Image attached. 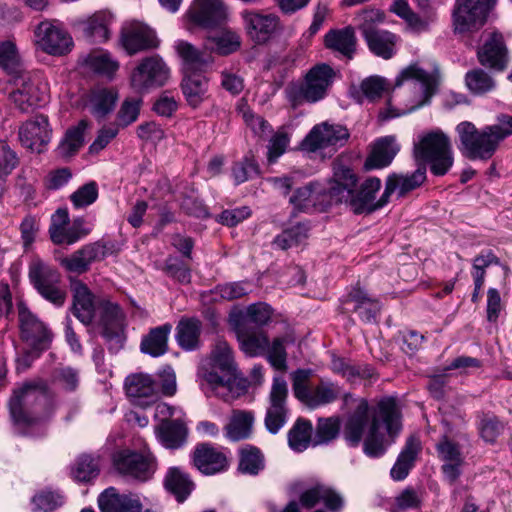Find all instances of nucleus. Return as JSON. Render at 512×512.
<instances>
[{
	"mask_svg": "<svg viewBox=\"0 0 512 512\" xmlns=\"http://www.w3.org/2000/svg\"><path fill=\"white\" fill-rule=\"evenodd\" d=\"M343 399L346 406L353 404L344 421L345 441L356 447L363 440V451L368 457L384 455L402 429V414L397 399L385 396L373 406L369 405L367 399L355 398L351 394H345Z\"/></svg>",
	"mask_w": 512,
	"mask_h": 512,
	"instance_id": "1",
	"label": "nucleus"
},
{
	"mask_svg": "<svg viewBox=\"0 0 512 512\" xmlns=\"http://www.w3.org/2000/svg\"><path fill=\"white\" fill-rule=\"evenodd\" d=\"M498 122L478 129L470 121H462L455 127L458 150L469 160L487 161L493 157L502 141L512 135V116L502 114Z\"/></svg>",
	"mask_w": 512,
	"mask_h": 512,
	"instance_id": "2",
	"label": "nucleus"
},
{
	"mask_svg": "<svg viewBox=\"0 0 512 512\" xmlns=\"http://www.w3.org/2000/svg\"><path fill=\"white\" fill-rule=\"evenodd\" d=\"M8 408L13 425L22 430L53 412L54 397L45 380L34 379L14 389Z\"/></svg>",
	"mask_w": 512,
	"mask_h": 512,
	"instance_id": "3",
	"label": "nucleus"
},
{
	"mask_svg": "<svg viewBox=\"0 0 512 512\" xmlns=\"http://www.w3.org/2000/svg\"><path fill=\"white\" fill-rule=\"evenodd\" d=\"M385 19L386 15L382 10L370 7L358 12L354 21L369 51L388 60L396 54L400 37L389 30L377 28Z\"/></svg>",
	"mask_w": 512,
	"mask_h": 512,
	"instance_id": "4",
	"label": "nucleus"
},
{
	"mask_svg": "<svg viewBox=\"0 0 512 512\" xmlns=\"http://www.w3.org/2000/svg\"><path fill=\"white\" fill-rule=\"evenodd\" d=\"M409 81L414 90V101L411 107L404 109L387 108L381 111L379 117L382 120L398 117L414 111L429 103L431 97L435 94L439 76L436 70L426 71L417 63L411 64L401 71L395 80V86H401L404 82Z\"/></svg>",
	"mask_w": 512,
	"mask_h": 512,
	"instance_id": "5",
	"label": "nucleus"
},
{
	"mask_svg": "<svg viewBox=\"0 0 512 512\" xmlns=\"http://www.w3.org/2000/svg\"><path fill=\"white\" fill-rule=\"evenodd\" d=\"M335 73L327 64H318L306 74L303 82H292L285 88L289 103L295 108L303 103H315L325 97Z\"/></svg>",
	"mask_w": 512,
	"mask_h": 512,
	"instance_id": "6",
	"label": "nucleus"
},
{
	"mask_svg": "<svg viewBox=\"0 0 512 512\" xmlns=\"http://www.w3.org/2000/svg\"><path fill=\"white\" fill-rule=\"evenodd\" d=\"M417 160L430 164L431 172L436 176L445 175L453 165V153L449 137L442 131L427 133L414 146Z\"/></svg>",
	"mask_w": 512,
	"mask_h": 512,
	"instance_id": "7",
	"label": "nucleus"
},
{
	"mask_svg": "<svg viewBox=\"0 0 512 512\" xmlns=\"http://www.w3.org/2000/svg\"><path fill=\"white\" fill-rule=\"evenodd\" d=\"M10 99L22 112L45 104L49 99L48 83L39 76L22 70L13 76Z\"/></svg>",
	"mask_w": 512,
	"mask_h": 512,
	"instance_id": "8",
	"label": "nucleus"
},
{
	"mask_svg": "<svg viewBox=\"0 0 512 512\" xmlns=\"http://www.w3.org/2000/svg\"><path fill=\"white\" fill-rule=\"evenodd\" d=\"M29 279L44 299L56 306L64 304L66 292L61 286V275L56 268L35 257L29 264Z\"/></svg>",
	"mask_w": 512,
	"mask_h": 512,
	"instance_id": "9",
	"label": "nucleus"
},
{
	"mask_svg": "<svg viewBox=\"0 0 512 512\" xmlns=\"http://www.w3.org/2000/svg\"><path fill=\"white\" fill-rule=\"evenodd\" d=\"M495 0H456L452 11L455 34H468L479 30L486 22Z\"/></svg>",
	"mask_w": 512,
	"mask_h": 512,
	"instance_id": "10",
	"label": "nucleus"
},
{
	"mask_svg": "<svg viewBox=\"0 0 512 512\" xmlns=\"http://www.w3.org/2000/svg\"><path fill=\"white\" fill-rule=\"evenodd\" d=\"M113 465L120 475L139 482L151 479L157 466L151 453H140L129 449L115 453Z\"/></svg>",
	"mask_w": 512,
	"mask_h": 512,
	"instance_id": "11",
	"label": "nucleus"
},
{
	"mask_svg": "<svg viewBox=\"0 0 512 512\" xmlns=\"http://www.w3.org/2000/svg\"><path fill=\"white\" fill-rule=\"evenodd\" d=\"M197 376L203 389H208L224 401H231L235 398L232 391L239 376V371L226 368L224 365L201 363Z\"/></svg>",
	"mask_w": 512,
	"mask_h": 512,
	"instance_id": "12",
	"label": "nucleus"
},
{
	"mask_svg": "<svg viewBox=\"0 0 512 512\" xmlns=\"http://www.w3.org/2000/svg\"><path fill=\"white\" fill-rule=\"evenodd\" d=\"M34 35L37 47L49 55L62 56L73 47L72 37L55 21H42L37 25Z\"/></svg>",
	"mask_w": 512,
	"mask_h": 512,
	"instance_id": "13",
	"label": "nucleus"
},
{
	"mask_svg": "<svg viewBox=\"0 0 512 512\" xmlns=\"http://www.w3.org/2000/svg\"><path fill=\"white\" fill-rule=\"evenodd\" d=\"M287 397L288 385L285 378L280 375L274 376L265 416V426L272 434H276L287 421Z\"/></svg>",
	"mask_w": 512,
	"mask_h": 512,
	"instance_id": "14",
	"label": "nucleus"
},
{
	"mask_svg": "<svg viewBox=\"0 0 512 512\" xmlns=\"http://www.w3.org/2000/svg\"><path fill=\"white\" fill-rule=\"evenodd\" d=\"M169 78V68L158 56L147 57L131 74V85L138 92L163 86Z\"/></svg>",
	"mask_w": 512,
	"mask_h": 512,
	"instance_id": "15",
	"label": "nucleus"
},
{
	"mask_svg": "<svg viewBox=\"0 0 512 512\" xmlns=\"http://www.w3.org/2000/svg\"><path fill=\"white\" fill-rule=\"evenodd\" d=\"M101 311L100 321L103 326V336L110 345V349L118 350L124 344L123 320L124 313L117 303L107 298L98 300Z\"/></svg>",
	"mask_w": 512,
	"mask_h": 512,
	"instance_id": "16",
	"label": "nucleus"
},
{
	"mask_svg": "<svg viewBox=\"0 0 512 512\" xmlns=\"http://www.w3.org/2000/svg\"><path fill=\"white\" fill-rule=\"evenodd\" d=\"M52 138L48 117L43 114L28 119L19 128L21 144L32 152L41 153Z\"/></svg>",
	"mask_w": 512,
	"mask_h": 512,
	"instance_id": "17",
	"label": "nucleus"
},
{
	"mask_svg": "<svg viewBox=\"0 0 512 512\" xmlns=\"http://www.w3.org/2000/svg\"><path fill=\"white\" fill-rule=\"evenodd\" d=\"M18 320L21 337L36 349L44 350L51 342V332L24 303L18 304Z\"/></svg>",
	"mask_w": 512,
	"mask_h": 512,
	"instance_id": "18",
	"label": "nucleus"
},
{
	"mask_svg": "<svg viewBox=\"0 0 512 512\" xmlns=\"http://www.w3.org/2000/svg\"><path fill=\"white\" fill-rule=\"evenodd\" d=\"M126 394L135 404L146 407L155 403L160 397L159 383L146 373H133L124 382Z\"/></svg>",
	"mask_w": 512,
	"mask_h": 512,
	"instance_id": "19",
	"label": "nucleus"
},
{
	"mask_svg": "<svg viewBox=\"0 0 512 512\" xmlns=\"http://www.w3.org/2000/svg\"><path fill=\"white\" fill-rule=\"evenodd\" d=\"M438 457L443 462L442 472L450 485L455 484L462 474L465 458L460 446L448 436H443L436 445Z\"/></svg>",
	"mask_w": 512,
	"mask_h": 512,
	"instance_id": "20",
	"label": "nucleus"
},
{
	"mask_svg": "<svg viewBox=\"0 0 512 512\" xmlns=\"http://www.w3.org/2000/svg\"><path fill=\"white\" fill-rule=\"evenodd\" d=\"M188 17L194 24L211 29L222 25L226 11L220 0H195Z\"/></svg>",
	"mask_w": 512,
	"mask_h": 512,
	"instance_id": "21",
	"label": "nucleus"
},
{
	"mask_svg": "<svg viewBox=\"0 0 512 512\" xmlns=\"http://www.w3.org/2000/svg\"><path fill=\"white\" fill-rule=\"evenodd\" d=\"M121 42L130 55L158 46L154 31L139 22H131L123 27Z\"/></svg>",
	"mask_w": 512,
	"mask_h": 512,
	"instance_id": "22",
	"label": "nucleus"
},
{
	"mask_svg": "<svg viewBox=\"0 0 512 512\" xmlns=\"http://www.w3.org/2000/svg\"><path fill=\"white\" fill-rule=\"evenodd\" d=\"M70 287L73 294L74 316L84 325H90L95 318L99 299H96L89 287L79 279L72 280Z\"/></svg>",
	"mask_w": 512,
	"mask_h": 512,
	"instance_id": "23",
	"label": "nucleus"
},
{
	"mask_svg": "<svg viewBox=\"0 0 512 512\" xmlns=\"http://www.w3.org/2000/svg\"><path fill=\"white\" fill-rule=\"evenodd\" d=\"M242 18L247 34L257 44L268 41L279 25L274 14H262L256 11H243Z\"/></svg>",
	"mask_w": 512,
	"mask_h": 512,
	"instance_id": "24",
	"label": "nucleus"
},
{
	"mask_svg": "<svg viewBox=\"0 0 512 512\" xmlns=\"http://www.w3.org/2000/svg\"><path fill=\"white\" fill-rule=\"evenodd\" d=\"M349 138V132L342 125L323 123L315 126L305 138L308 149L315 151L328 146H343Z\"/></svg>",
	"mask_w": 512,
	"mask_h": 512,
	"instance_id": "25",
	"label": "nucleus"
},
{
	"mask_svg": "<svg viewBox=\"0 0 512 512\" xmlns=\"http://www.w3.org/2000/svg\"><path fill=\"white\" fill-rule=\"evenodd\" d=\"M381 188V181L377 177L366 179L358 190L353 189L350 210L355 214L371 213L382 208V196L375 201L376 193Z\"/></svg>",
	"mask_w": 512,
	"mask_h": 512,
	"instance_id": "26",
	"label": "nucleus"
},
{
	"mask_svg": "<svg viewBox=\"0 0 512 512\" xmlns=\"http://www.w3.org/2000/svg\"><path fill=\"white\" fill-rule=\"evenodd\" d=\"M426 180V168L419 167L411 174H391L386 180L385 190L382 194V203H388L389 197L397 192L404 197L409 192L420 187Z\"/></svg>",
	"mask_w": 512,
	"mask_h": 512,
	"instance_id": "27",
	"label": "nucleus"
},
{
	"mask_svg": "<svg viewBox=\"0 0 512 512\" xmlns=\"http://www.w3.org/2000/svg\"><path fill=\"white\" fill-rule=\"evenodd\" d=\"M174 47L182 60L185 73L204 71L213 62L211 53L208 52L210 49L208 44L203 50H200L187 41L178 40Z\"/></svg>",
	"mask_w": 512,
	"mask_h": 512,
	"instance_id": "28",
	"label": "nucleus"
},
{
	"mask_svg": "<svg viewBox=\"0 0 512 512\" xmlns=\"http://www.w3.org/2000/svg\"><path fill=\"white\" fill-rule=\"evenodd\" d=\"M101 512H142V503L137 496L120 494L115 487H108L98 497Z\"/></svg>",
	"mask_w": 512,
	"mask_h": 512,
	"instance_id": "29",
	"label": "nucleus"
},
{
	"mask_svg": "<svg viewBox=\"0 0 512 512\" xmlns=\"http://www.w3.org/2000/svg\"><path fill=\"white\" fill-rule=\"evenodd\" d=\"M299 500L306 509H312L322 501L331 512L340 511L344 504L343 498L338 492L323 484H317L305 490L301 493Z\"/></svg>",
	"mask_w": 512,
	"mask_h": 512,
	"instance_id": "30",
	"label": "nucleus"
},
{
	"mask_svg": "<svg viewBox=\"0 0 512 512\" xmlns=\"http://www.w3.org/2000/svg\"><path fill=\"white\" fill-rule=\"evenodd\" d=\"M193 462L195 467L206 475L222 472L228 465L226 456L210 444H200L195 448Z\"/></svg>",
	"mask_w": 512,
	"mask_h": 512,
	"instance_id": "31",
	"label": "nucleus"
},
{
	"mask_svg": "<svg viewBox=\"0 0 512 512\" xmlns=\"http://www.w3.org/2000/svg\"><path fill=\"white\" fill-rule=\"evenodd\" d=\"M357 178L352 170L346 168L335 172L334 179L329 183V204L345 203L351 207L352 192L356 188Z\"/></svg>",
	"mask_w": 512,
	"mask_h": 512,
	"instance_id": "32",
	"label": "nucleus"
},
{
	"mask_svg": "<svg viewBox=\"0 0 512 512\" xmlns=\"http://www.w3.org/2000/svg\"><path fill=\"white\" fill-rule=\"evenodd\" d=\"M355 29H357L356 26H346L328 31L324 38L325 46L349 60L352 59L357 48Z\"/></svg>",
	"mask_w": 512,
	"mask_h": 512,
	"instance_id": "33",
	"label": "nucleus"
},
{
	"mask_svg": "<svg viewBox=\"0 0 512 512\" xmlns=\"http://www.w3.org/2000/svg\"><path fill=\"white\" fill-rule=\"evenodd\" d=\"M399 151V145L394 136H385L377 139L371 148V152L365 161V168L380 169L391 164Z\"/></svg>",
	"mask_w": 512,
	"mask_h": 512,
	"instance_id": "34",
	"label": "nucleus"
},
{
	"mask_svg": "<svg viewBox=\"0 0 512 512\" xmlns=\"http://www.w3.org/2000/svg\"><path fill=\"white\" fill-rule=\"evenodd\" d=\"M237 339L242 352L249 357L264 355L268 348L269 337L263 330H251L242 324L236 330Z\"/></svg>",
	"mask_w": 512,
	"mask_h": 512,
	"instance_id": "35",
	"label": "nucleus"
},
{
	"mask_svg": "<svg viewBox=\"0 0 512 512\" xmlns=\"http://www.w3.org/2000/svg\"><path fill=\"white\" fill-rule=\"evenodd\" d=\"M113 15L106 11L96 12L86 20L80 21L79 26L84 36L92 42L102 43L110 37V26Z\"/></svg>",
	"mask_w": 512,
	"mask_h": 512,
	"instance_id": "36",
	"label": "nucleus"
},
{
	"mask_svg": "<svg viewBox=\"0 0 512 512\" xmlns=\"http://www.w3.org/2000/svg\"><path fill=\"white\" fill-rule=\"evenodd\" d=\"M478 59L484 66L502 70L507 63V50L500 35L494 34L478 51Z\"/></svg>",
	"mask_w": 512,
	"mask_h": 512,
	"instance_id": "37",
	"label": "nucleus"
},
{
	"mask_svg": "<svg viewBox=\"0 0 512 512\" xmlns=\"http://www.w3.org/2000/svg\"><path fill=\"white\" fill-rule=\"evenodd\" d=\"M202 323L197 318H182L176 326L175 339L185 351L197 350L201 345Z\"/></svg>",
	"mask_w": 512,
	"mask_h": 512,
	"instance_id": "38",
	"label": "nucleus"
},
{
	"mask_svg": "<svg viewBox=\"0 0 512 512\" xmlns=\"http://www.w3.org/2000/svg\"><path fill=\"white\" fill-rule=\"evenodd\" d=\"M155 433L161 444L168 449L180 448L187 438V428L180 419L162 421L155 427Z\"/></svg>",
	"mask_w": 512,
	"mask_h": 512,
	"instance_id": "39",
	"label": "nucleus"
},
{
	"mask_svg": "<svg viewBox=\"0 0 512 512\" xmlns=\"http://www.w3.org/2000/svg\"><path fill=\"white\" fill-rule=\"evenodd\" d=\"M420 451L421 442L419 438L410 436L390 471L391 477L396 481L405 479L414 466V462Z\"/></svg>",
	"mask_w": 512,
	"mask_h": 512,
	"instance_id": "40",
	"label": "nucleus"
},
{
	"mask_svg": "<svg viewBox=\"0 0 512 512\" xmlns=\"http://www.w3.org/2000/svg\"><path fill=\"white\" fill-rule=\"evenodd\" d=\"M171 330L172 325L169 323L152 328L149 333L142 338L140 345L141 351L152 357L164 355L168 350V337Z\"/></svg>",
	"mask_w": 512,
	"mask_h": 512,
	"instance_id": "41",
	"label": "nucleus"
},
{
	"mask_svg": "<svg viewBox=\"0 0 512 512\" xmlns=\"http://www.w3.org/2000/svg\"><path fill=\"white\" fill-rule=\"evenodd\" d=\"M341 395V388L336 383L321 380L314 385L302 404L310 409L329 405L335 402Z\"/></svg>",
	"mask_w": 512,
	"mask_h": 512,
	"instance_id": "42",
	"label": "nucleus"
},
{
	"mask_svg": "<svg viewBox=\"0 0 512 512\" xmlns=\"http://www.w3.org/2000/svg\"><path fill=\"white\" fill-rule=\"evenodd\" d=\"M295 338L291 334L275 337L268 344V348L264 355L268 363L275 369L285 372L288 369V354L286 348L290 344H294Z\"/></svg>",
	"mask_w": 512,
	"mask_h": 512,
	"instance_id": "43",
	"label": "nucleus"
},
{
	"mask_svg": "<svg viewBox=\"0 0 512 512\" xmlns=\"http://www.w3.org/2000/svg\"><path fill=\"white\" fill-rule=\"evenodd\" d=\"M164 484L179 502L185 501L194 489V483L189 475L177 467L168 470Z\"/></svg>",
	"mask_w": 512,
	"mask_h": 512,
	"instance_id": "44",
	"label": "nucleus"
},
{
	"mask_svg": "<svg viewBox=\"0 0 512 512\" xmlns=\"http://www.w3.org/2000/svg\"><path fill=\"white\" fill-rule=\"evenodd\" d=\"M207 79L200 73H185L182 81L183 94L192 107H198L207 93Z\"/></svg>",
	"mask_w": 512,
	"mask_h": 512,
	"instance_id": "45",
	"label": "nucleus"
},
{
	"mask_svg": "<svg viewBox=\"0 0 512 512\" xmlns=\"http://www.w3.org/2000/svg\"><path fill=\"white\" fill-rule=\"evenodd\" d=\"M348 301L355 303L354 311L358 313L362 321L367 323L376 321L380 304L376 299L369 297L364 290L353 289L348 295Z\"/></svg>",
	"mask_w": 512,
	"mask_h": 512,
	"instance_id": "46",
	"label": "nucleus"
},
{
	"mask_svg": "<svg viewBox=\"0 0 512 512\" xmlns=\"http://www.w3.org/2000/svg\"><path fill=\"white\" fill-rule=\"evenodd\" d=\"M118 94L112 89L98 88L90 97V112L98 120H103L116 105Z\"/></svg>",
	"mask_w": 512,
	"mask_h": 512,
	"instance_id": "47",
	"label": "nucleus"
},
{
	"mask_svg": "<svg viewBox=\"0 0 512 512\" xmlns=\"http://www.w3.org/2000/svg\"><path fill=\"white\" fill-rule=\"evenodd\" d=\"M201 363H211L212 365H224V367L238 370L234 351L230 344L223 338H217L213 343L210 353Z\"/></svg>",
	"mask_w": 512,
	"mask_h": 512,
	"instance_id": "48",
	"label": "nucleus"
},
{
	"mask_svg": "<svg viewBox=\"0 0 512 512\" xmlns=\"http://www.w3.org/2000/svg\"><path fill=\"white\" fill-rule=\"evenodd\" d=\"M87 126V121L81 120L77 126L67 130L57 148L61 157L69 158L79 151L84 144V131Z\"/></svg>",
	"mask_w": 512,
	"mask_h": 512,
	"instance_id": "49",
	"label": "nucleus"
},
{
	"mask_svg": "<svg viewBox=\"0 0 512 512\" xmlns=\"http://www.w3.org/2000/svg\"><path fill=\"white\" fill-rule=\"evenodd\" d=\"M210 50L221 55H228L240 47V37L233 31L222 29L209 34L207 37Z\"/></svg>",
	"mask_w": 512,
	"mask_h": 512,
	"instance_id": "50",
	"label": "nucleus"
},
{
	"mask_svg": "<svg viewBox=\"0 0 512 512\" xmlns=\"http://www.w3.org/2000/svg\"><path fill=\"white\" fill-rule=\"evenodd\" d=\"M92 231L85 219L78 217L73 220L71 226H65L62 231L56 230L53 235L54 244L72 245L80 239L86 237Z\"/></svg>",
	"mask_w": 512,
	"mask_h": 512,
	"instance_id": "51",
	"label": "nucleus"
},
{
	"mask_svg": "<svg viewBox=\"0 0 512 512\" xmlns=\"http://www.w3.org/2000/svg\"><path fill=\"white\" fill-rule=\"evenodd\" d=\"M308 231L309 229L305 224H296L277 235L272 242V246L279 250L297 247L308 238Z\"/></svg>",
	"mask_w": 512,
	"mask_h": 512,
	"instance_id": "52",
	"label": "nucleus"
},
{
	"mask_svg": "<svg viewBox=\"0 0 512 512\" xmlns=\"http://www.w3.org/2000/svg\"><path fill=\"white\" fill-rule=\"evenodd\" d=\"M0 68L11 75L22 71V60L16 43L11 40L0 42Z\"/></svg>",
	"mask_w": 512,
	"mask_h": 512,
	"instance_id": "53",
	"label": "nucleus"
},
{
	"mask_svg": "<svg viewBox=\"0 0 512 512\" xmlns=\"http://www.w3.org/2000/svg\"><path fill=\"white\" fill-rule=\"evenodd\" d=\"M312 435V424L309 420L298 419L288 433V443L292 450L302 452L306 450Z\"/></svg>",
	"mask_w": 512,
	"mask_h": 512,
	"instance_id": "54",
	"label": "nucleus"
},
{
	"mask_svg": "<svg viewBox=\"0 0 512 512\" xmlns=\"http://www.w3.org/2000/svg\"><path fill=\"white\" fill-rule=\"evenodd\" d=\"M254 417L249 412H235L226 427V436L232 441L247 438L251 433Z\"/></svg>",
	"mask_w": 512,
	"mask_h": 512,
	"instance_id": "55",
	"label": "nucleus"
},
{
	"mask_svg": "<svg viewBox=\"0 0 512 512\" xmlns=\"http://www.w3.org/2000/svg\"><path fill=\"white\" fill-rule=\"evenodd\" d=\"M112 249V244L105 240H98L95 242H91L82 246L79 250L84 263H86V267L88 271L92 264L96 262H101L104 260L110 253Z\"/></svg>",
	"mask_w": 512,
	"mask_h": 512,
	"instance_id": "56",
	"label": "nucleus"
},
{
	"mask_svg": "<svg viewBox=\"0 0 512 512\" xmlns=\"http://www.w3.org/2000/svg\"><path fill=\"white\" fill-rule=\"evenodd\" d=\"M98 473V462L90 455L79 456L71 469L73 479L79 482H88L95 478Z\"/></svg>",
	"mask_w": 512,
	"mask_h": 512,
	"instance_id": "57",
	"label": "nucleus"
},
{
	"mask_svg": "<svg viewBox=\"0 0 512 512\" xmlns=\"http://www.w3.org/2000/svg\"><path fill=\"white\" fill-rule=\"evenodd\" d=\"M86 62L94 72L107 77H111L119 68V63L104 51L89 54Z\"/></svg>",
	"mask_w": 512,
	"mask_h": 512,
	"instance_id": "58",
	"label": "nucleus"
},
{
	"mask_svg": "<svg viewBox=\"0 0 512 512\" xmlns=\"http://www.w3.org/2000/svg\"><path fill=\"white\" fill-rule=\"evenodd\" d=\"M340 430V421L338 417L320 418L316 425V432L313 438V445L327 444L334 440Z\"/></svg>",
	"mask_w": 512,
	"mask_h": 512,
	"instance_id": "59",
	"label": "nucleus"
},
{
	"mask_svg": "<svg viewBox=\"0 0 512 512\" xmlns=\"http://www.w3.org/2000/svg\"><path fill=\"white\" fill-rule=\"evenodd\" d=\"M465 83L467 88L476 95L487 93L495 87L492 77L482 69H474L467 72Z\"/></svg>",
	"mask_w": 512,
	"mask_h": 512,
	"instance_id": "60",
	"label": "nucleus"
},
{
	"mask_svg": "<svg viewBox=\"0 0 512 512\" xmlns=\"http://www.w3.org/2000/svg\"><path fill=\"white\" fill-rule=\"evenodd\" d=\"M312 369H297L290 374L292 382V391L296 399L304 402L311 388Z\"/></svg>",
	"mask_w": 512,
	"mask_h": 512,
	"instance_id": "61",
	"label": "nucleus"
},
{
	"mask_svg": "<svg viewBox=\"0 0 512 512\" xmlns=\"http://www.w3.org/2000/svg\"><path fill=\"white\" fill-rule=\"evenodd\" d=\"M52 382L65 391H75L80 383L79 372L70 366L57 367L52 373Z\"/></svg>",
	"mask_w": 512,
	"mask_h": 512,
	"instance_id": "62",
	"label": "nucleus"
},
{
	"mask_svg": "<svg viewBox=\"0 0 512 512\" xmlns=\"http://www.w3.org/2000/svg\"><path fill=\"white\" fill-rule=\"evenodd\" d=\"M259 166L253 155H246L232 167V176L236 184H241L259 175Z\"/></svg>",
	"mask_w": 512,
	"mask_h": 512,
	"instance_id": "63",
	"label": "nucleus"
},
{
	"mask_svg": "<svg viewBox=\"0 0 512 512\" xmlns=\"http://www.w3.org/2000/svg\"><path fill=\"white\" fill-rule=\"evenodd\" d=\"M34 512H52L62 506L63 496L57 492L44 491L33 497Z\"/></svg>",
	"mask_w": 512,
	"mask_h": 512,
	"instance_id": "64",
	"label": "nucleus"
}]
</instances>
